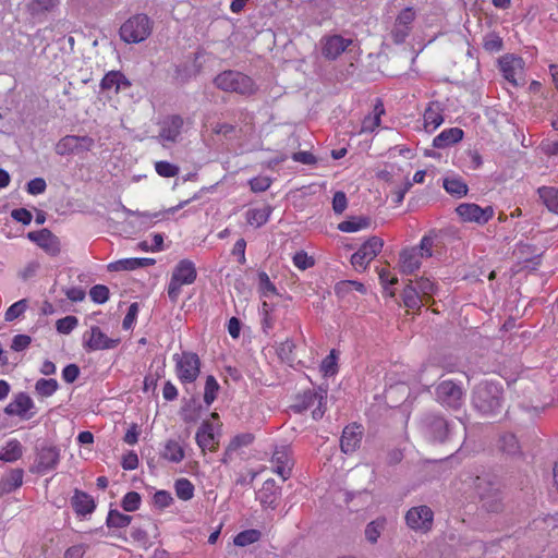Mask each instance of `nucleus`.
Masks as SVG:
<instances>
[{
    "label": "nucleus",
    "mask_w": 558,
    "mask_h": 558,
    "mask_svg": "<svg viewBox=\"0 0 558 558\" xmlns=\"http://www.w3.org/2000/svg\"><path fill=\"white\" fill-rule=\"evenodd\" d=\"M27 301L25 299L20 300L12 304L5 312L4 318L7 322H12L19 318L26 310Z\"/></svg>",
    "instance_id": "54"
},
{
    "label": "nucleus",
    "mask_w": 558,
    "mask_h": 558,
    "mask_svg": "<svg viewBox=\"0 0 558 558\" xmlns=\"http://www.w3.org/2000/svg\"><path fill=\"white\" fill-rule=\"evenodd\" d=\"M387 520L384 517H379L371 521L365 527V537L371 544H376L385 530Z\"/></svg>",
    "instance_id": "37"
},
{
    "label": "nucleus",
    "mask_w": 558,
    "mask_h": 558,
    "mask_svg": "<svg viewBox=\"0 0 558 558\" xmlns=\"http://www.w3.org/2000/svg\"><path fill=\"white\" fill-rule=\"evenodd\" d=\"M416 12L412 7H407L397 15L390 36L396 45L403 44L410 35Z\"/></svg>",
    "instance_id": "10"
},
{
    "label": "nucleus",
    "mask_w": 558,
    "mask_h": 558,
    "mask_svg": "<svg viewBox=\"0 0 558 558\" xmlns=\"http://www.w3.org/2000/svg\"><path fill=\"white\" fill-rule=\"evenodd\" d=\"M310 4L318 11L322 19L328 17L332 9L331 0H310Z\"/></svg>",
    "instance_id": "59"
},
{
    "label": "nucleus",
    "mask_w": 558,
    "mask_h": 558,
    "mask_svg": "<svg viewBox=\"0 0 558 558\" xmlns=\"http://www.w3.org/2000/svg\"><path fill=\"white\" fill-rule=\"evenodd\" d=\"M440 233L441 231L430 230L422 238L420 245L412 246L411 248L415 250L421 258L432 257L433 248L438 246Z\"/></svg>",
    "instance_id": "28"
},
{
    "label": "nucleus",
    "mask_w": 558,
    "mask_h": 558,
    "mask_svg": "<svg viewBox=\"0 0 558 558\" xmlns=\"http://www.w3.org/2000/svg\"><path fill=\"white\" fill-rule=\"evenodd\" d=\"M537 193L547 209L558 215V187L542 186L537 189Z\"/></svg>",
    "instance_id": "32"
},
{
    "label": "nucleus",
    "mask_w": 558,
    "mask_h": 558,
    "mask_svg": "<svg viewBox=\"0 0 558 558\" xmlns=\"http://www.w3.org/2000/svg\"><path fill=\"white\" fill-rule=\"evenodd\" d=\"M325 391L320 390V392H315L313 390H305L303 393L299 395L295 398V403L292 405V409L296 413H302L305 410L315 407L312 415L314 420H319L324 415V410L322 409L323 400H324Z\"/></svg>",
    "instance_id": "11"
},
{
    "label": "nucleus",
    "mask_w": 558,
    "mask_h": 558,
    "mask_svg": "<svg viewBox=\"0 0 558 558\" xmlns=\"http://www.w3.org/2000/svg\"><path fill=\"white\" fill-rule=\"evenodd\" d=\"M219 384L213 375H208L205 383L204 401L210 405L217 398Z\"/></svg>",
    "instance_id": "50"
},
{
    "label": "nucleus",
    "mask_w": 558,
    "mask_h": 558,
    "mask_svg": "<svg viewBox=\"0 0 558 558\" xmlns=\"http://www.w3.org/2000/svg\"><path fill=\"white\" fill-rule=\"evenodd\" d=\"M24 471L22 469H13L0 481L2 492L11 493L19 488L23 483Z\"/></svg>",
    "instance_id": "33"
},
{
    "label": "nucleus",
    "mask_w": 558,
    "mask_h": 558,
    "mask_svg": "<svg viewBox=\"0 0 558 558\" xmlns=\"http://www.w3.org/2000/svg\"><path fill=\"white\" fill-rule=\"evenodd\" d=\"M197 277L195 265L190 259L180 260L173 268L170 283L168 286V295L172 302L178 300L183 284H192Z\"/></svg>",
    "instance_id": "5"
},
{
    "label": "nucleus",
    "mask_w": 558,
    "mask_h": 558,
    "mask_svg": "<svg viewBox=\"0 0 558 558\" xmlns=\"http://www.w3.org/2000/svg\"><path fill=\"white\" fill-rule=\"evenodd\" d=\"M423 423L426 433L434 441L445 442L449 438L451 427L444 416L428 413L424 416Z\"/></svg>",
    "instance_id": "14"
},
{
    "label": "nucleus",
    "mask_w": 558,
    "mask_h": 558,
    "mask_svg": "<svg viewBox=\"0 0 558 558\" xmlns=\"http://www.w3.org/2000/svg\"><path fill=\"white\" fill-rule=\"evenodd\" d=\"M472 403L483 415L495 416L502 410L504 389L498 384L482 381L473 390Z\"/></svg>",
    "instance_id": "2"
},
{
    "label": "nucleus",
    "mask_w": 558,
    "mask_h": 558,
    "mask_svg": "<svg viewBox=\"0 0 558 558\" xmlns=\"http://www.w3.org/2000/svg\"><path fill=\"white\" fill-rule=\"evenodd\" d=\"M78 324L75 316H65L56 323L57 331L59 333L69 335Z\"/></svg>",
    "instance_id": "56"
},
{
    "label": "nucleus",
    "mask_w": 558,
    "mask_h": 558,
    "mask_svg": "<svg viewBox=\"0 0 558 558\" xmlns=\"http://www.w3.org/2000/svg\"><path fill=\"white\" fill-rule=\"evenodd\" d=\"M363 436V427L361 425L352 424L343 428L340 448L345 454L353 453L361 444Z\"/></svg>",
    "instance_id": "18"
},
{
    "label": "nucleus",
    "mask_w": 558,
    "mask_h": 558,
    "mask_svg": "<svg viewBox=\"0 0 558 558\" xmlns=\"http://www.w3.org/2000/svg\"><path fill=\"white\" fill-rule=\"evenodd\" d=\"M156 172L163 178H172L179 173V167L168 161H158L155 163Z\"/></svg>",
    "instance_id": "57"
},
{
    "label": "nucleus",
    "mask_w": 558,
    "mask_h": 558,
    "mask_svg": "<svg viewBox=\"0 0 558 558\" xmlns=\"http://www.w3.org/2000/svg\"><path fill=\"white\" fill-rule=\"evenodd\" d=\"M177 375L182 383H193L199 374L201 361L196 353L183 352L174 354Z\"/></svg>",
    "instance_id": "6"
},
{
    "label": "nucleus",
    "mask_w": 558,
    "mask_h": 558,
    "mask_svg": "<svg viewBox=\"0 0 558 558\" xmlns=\"http://www.w3.org/2000/svg\"><path fill=\"white\" fill-rule=\"evenodd\" d=\"M71 505L76 514L83 517L93 513L96 508L94 498L77 488L74 490V495L71 498Z\"/></svg>",
    "instance_id": "24"
},
{
    "label": "nucleus",
    "mask_w": 558,
    "mask_h": 558,
    "mask_svg": "<svg viewBox=\"0 0 558 558\" xmlns=\"http://www.w3.org/2000/svg\"><path fill=\"white\" fill-rule=\"evenodd\" d=\"M94 138L85 135H66L62 137L56 145V153L60 156L87 151L94 146Z\"/></svg>",
    "instance_id": "13"
},
{
    "label": "nucleus",
    "mask_w": 558,
    "mask_h": 558,
    "mask_svg": "<svg viewBox=\"0 0 558 558\" xmlns=\"http://www.w3.org/2000/svg\"><path fill=\"white\" fill-rule=\"evenodd\" d=\"M260 536L262 533L258 530L251 529L240 532L233 542L236 546L244 547L259 541Z\"/></svg>",
    "instance_id": "49"
},
{
    "label": "nucleus",
    "mask_w": 558,
    "mask_h": 558,
    "mask_svg": "<svg viewBox=\"0 0 558 558\" xmlns=\"http://www.w3.org/2000/svg\"><path fill=\"white\" fill-rule=\"evenodd\" d=\"M403 304L409 310L420 311L425 300L418 294L416 287H414L413 280H408L403 292H402Z\"/></svg>",
    "instance_id": "29"
},
{
    "label": "nucleus",
    "mask_w": 558,
    "mask_h": 558,
    "mask_svg": "<svg viewBox=\"0 0 558 558\" xmlns=\"http://www.w3.org/2000/svg\"><path fill=\"white\" fill-rule=\"evenodd\" d=\"M172 502L173 498L167 490H158L154 495V504L160 509L169 507Z\"/></svg>",
    "instance_id": "63"
},
{
    "label": "nucleus",
    "mask_w": 558,
    "mask_h": 558,
    "mask_svg": "<svg viewBox=\"0 0 558 558\" xmlns=\"http://www.w3.org/2000/svg\"><path fill=\"white\" fill-rule=\"evenodd\" d=\"M141 495L136 492H129L124 495L121 501V507L126 512L136 511L141 506Z\"/></svg>",
    "instance_id": "52"
},
{
    "label": "nucleus",
    "mask_w": 558,
    "mask_h": 558,
    "mask_svg": "<svg viewBox=\"0 0 558 558\" xmlns=\"http://www.w3.org/2000/svg\"><path fill=\"white\" fill-rule=\"evenodd\" d=\"M131 82L120 71L108 72L100 82V88L102 90H110L114 88V93H119L120 89H126L131 87Z\"/></svg>",
    "instance_id": "25"
},
{
    "label": "nucleus",
    "mask_w": 558,
    "mask_h": 558,
    "mask_svg": "<svg viewBox=\"0 0 558 558\" xmlns=\"http://www.w3.org/2000/svg\"><path fill=\"white\" fill-rule=\"evenodd\" d=\"M154 264L155 259L153 258H125L109 264L108 269L110 271L134 270L137 268L151 266Z\"/></svg>",
    "instance_id": "30"
},
{
    "label": "nucleus",
    "mask_w": 558,
    "mask_h": 558,
    "mask_svg": "<svg viewBox=\"0 0 558 558\" xmlns=\"http://www.w3.org/2000/svg\"><path fill=\"white\" fill-rule=\"evenodd\" d=\"M80 367L76 364H69L62 369V378L65 383L72 384L80 376Z\"/></svg>",
    "instance_id": "64"
},
{
    "label": "nucleus",
    "mask_w": 558,
    "mask_h": 558,
    "mask_svg": "<svg viewBox=\"0 0 558 558\" xmlns=\"http://www.w3.org/2000/svg\"><path fill=\"white\" fill-rule=\"evenodd\" d=\"M444 189L450 195L459 198L465 196L469 192L466 183L459 177L445 178Z\"/></svg>",
    "instance_id": "36"
},
{
    "label": "nucleus",
    "mask_w": 558,
    "mask_h": 558,
    "mask_svg": "<svg viewBox=\"0 0 558 558\" xmlns=\"http://www.w3.org/2000/svg\"><path fill=\"white\" fill-rule=\"evenodd\" d=\"M120 339H111L98 326H92L83 336V347L86 351H99L114 349Z\"/></svg>",
    "instance_id": "12"
},
{
    "label": "nucleus",
    "mask_w": 558,
    "mask_h": 558,
    "mask_svg": "<svg viewBox=\"0 0 558 558\" xmlns=\"http://www.w3.org/2000/svg\"><path fill=\"white\" fill-rule=\"evenodd\" d=\"M201 411L202 404L196 398H192L182 408V418L185 423H195L201 416Z\"/></svg>",
    "instance_id": "43"
},
{
    "label": "nucleus",
    "mask_w": 558,
    "mask_h": 558,
    "mask_svg": "<svg viewBox=\"0 0 558 558\" xmlns=\"http://www.w3.org/2000/svg\"><path fill=\"white\" fill-rule=\"evenodd\" d=\"M444 122L440 106L438 104L429 105L424 112V126L426 130L434 131Z\"/></svg>",
    "instance_id": "34"
},
{
    "label": "nucleus",
    "mask_w": 558,
    "mask_h": 558,
    "mask_svg": "<svg viewBox=\"0 0 558 558\" xmlns=\"http://www.w3.org/2000/svg\"><path fill=\"white\" fill-rule=\"evenodd\" d=\"M35 403L26 392H19L14 399L4 408V413L8 415H16L23 420H29L34 413Z\"/></svg>",
    "instance_id": "16"
},
{
    "label": "nucleus",
    "mask_w": 558,
    "mask_h": 558,
    "mask_svg": "<svg viewBox=\"0 0 558 558\" xmlns=\"http://www.w3.org/2000/svg\"><path fill=\"white\" fill-rule=\"evenodd\" d=\"M196 442L202 451L206 449L216 451L218 449V439L214 433V426L210 422L204 421L196 433Z\"/></svg>",
    "instance_id": "22"
},
{
    "label": "nucleus",
    "mask_w": 558,
    "mask_h": 558,
    "mask_svg": "<svg viewBox=\"0 0 558 558\" xmlns=\"http://www.w3.org/2000/svg\"><path fill=\"white\" fill-rule=\"evenodd\" d=\"M271 462L274 464V471L281 476L283 481H287L291 476L293 462L287 447L277 448L272 453Z\"/></svg>",
    "instance_id": "21"
},
{
    "label": "nucleus",
    "mask_w": 558,
    "mask_h": 558,
    "mask_svg": "<svg viewBox=\"0 0 558 558\" xmlns=\"http://www.w3.org/2000/svg\"><path fill=\"white\" fill-rule=\"evenodd\" d=\"M59 4V0H31L27 5V12L33 15H41L52 11Z\"/></svg>",
    "instance_id": "38"
},
{
    "label": "nucleus",
    "mask_w": 558,
    "mask_h": 558,
    "mask_svg": "<svg viewBox=\"0 0 558 558\" xmlns=\"http://www.w3.org/2000/svg\"><path fill=\"white\" fill-rule=\"evenodd\" d=\"M371 225L368 217H352L338 225V229L342 232H355Z\"/></svg>",
    "instance_id": "45"
},
{
    "label": "nucleus",
    "mask_w": 558,
    "mask_h": 558,
    "mask_svg": "<svg viewBox=\"0 0 558 558\" xmlns=\"http://www.w3.org/2000/svg\"><path fill=\"white\" fill-rule=\"evenodd\" d=\"M23 454V447L16 439H12L7 442L3 451H0V460L5 462H14L19 460Z\"/></svg>",
    "instance_id": "41"
},
{
    "label": "nucleus",
    "mask_w": 558,
    "mask_h": 558,
    "mask_svg": "<svg viewBox=\"0 0 558 558\" xmlns=\"http://www.w3.org/2000/svg\"><path fill=\"white\" fill-rule=\"evenodd\" d=\"M183 119L179 114L167 117L160 122L159 138L163 142L175 143L181 134Z\"/></svg>",
    "instance_id": "20"
},
{
    "label": "nucleus",
    "mask_w": 558,
    "mask_h": 558,
    "mask_svg": "<svg viewBox=\"0 0 558 558\" xmlns=\"http://www.w3.org/2000/svg\"><path fill=\"white\" fill-rule=\"evenodd\" d=\"M383 246L384 241L380 238L372 236L359 250L368 257V260H373L380 253Z\"/></svg>",
    "instance_id": "44"
},
{
    "label": "nucleus",
    "mask_w": 558,
    "mask_h": 558,
    "mask_svg": "<svg viewBox=\"0 0 558 558\" xmlns=\"http://www.w3.org/2000/svg\"><path fill=\"white\" fill-rule=\"evenodd\" d=\"M294 265L302 270L313 267L315 262L314 258L308 256L304 251L295 253L293 256Z\"/></svg>",
    "instance_id": "58"
},
{
    "label": "nucleus",
    "mask_w": 558,
    "mask_h": 558,
    "mask_svg": "<svg viewBox=\"0 0 558 558\" xmlns=\"http://www.w3.org/2000/svg\"><path fill=\"white\" fill-rule=\"evenodd\" d=\"M463 138V131L459 128H450L444 130L438 134L434 141L433 146L436 148H446L452 144L460 142Z\"/></svg>",
    "instance_id": "31"
},
{
    "label": "nucleus",
    "mask_w": 558,
    "mask_h": 558,
    "mask_svg": "<svg viewBox=\"0 0 558 558\" xmlns=\"http://www.w3.org/2000/svg\"><path fill=\"white\" fill-rule=\"evenodd\" d=\"M161 457L170 462L179 463L184 459L185 453L178 441L170 439L166 442Z\"/></svg>",
    "instance_id": "39"
},
{
    "label": "nucleus",
    "mask_w": 558,
    "mask_h": 558,
    "mask_svg": "<svg viewBox=\"0 0 558 558\" xmlns=\"http://www.w3.org/2000/svg\"><path fill=\"white\" fill-rule=\"evenodd\" d=\"M336 360V350H331L329 355H327L322 362L320 367L325 375H333L337 372Z\"/></svg>",
    "instance_id": "60"
},
{
    "label": "nucleus",
    "mask_w": 558,
    "mask_h": 558,
    "mask_svg": "<svg viewBox=\"0 0 558 558\" xmlns=\"http://www.w3.org/2000/svg\"><path fill=\"white\" fill-rule=\"evenodd\" d=\"M499 65L504 77L513 85H517L515 75L518 70L520 71L522 69V59L506 54L500 58Z\"/></svg>",
    "instance_id": "27"
},
{
    "label": "nucleus",
    "mask_w": 558,
    "mask_h": 558,
    "mask_svg": "<svg viewBox=\"0 0 558 558\" xmlns=\"http://www.w3.org/2000/svg\"><path fill=\"white\" fill-rule=\"evenodd\" d=\"M407 525L416 532L427 533L434 523V512L428 506L412 507L405 513Z\"/></svg>",
    "instance_id": "7"
},
{
    "label": "nucleus",
    "mask_w": 558,
    "mask_h": 558,
    "mask_svg": "<svg viewBox=\"0 0 558 558\" xmlns=\"http://www.w3.org/2000/svg\"><path fill=\"white\" fill-rule=\"evenodd\" d=\"M59 389V384L53 378H40L35 384V392L43 398L51 397Z\"/></svg>",
    "instance_id": "46"
},
{
    "label": "nucleus",
    "mask_w": 558,
    "mask_h": 558,
    "mask_svg": "<svg viewBox=\"0 0 558 558\" xmlns=\"http://www.w3.org/2000/svg\"><path fill=\"white\" fill-rule=\"evenodd\" d=\"M281 495V488L277 486L275 480L269 478L263 483L262 488L258 492V500L264 507L276 509L278 506V499Z\"/></svg>",
    "instance_id": "23"
},
{
    "label": "nucleus",
    "mask_w": 558,
    "mask_h": 558,
    "mask_svg": "<svg viewBox=\"0 0 558 558\" xmlns=\"http://www.w3.org/2000/svg\"><path fill=\"white\" fill-rule=\"evenodd\" d=\"M351 43V39H345L340 35L324 37L322 39V54L329 60H335Z\"/></svg>",
    "instance_id": "19"
},
{
    "label": "nucleus",
    "mask_w": 558,
    "mask_h": 558,
    "mask_svg": "<svg viewBox=\"0 0 558 558\" xmlns=\"http://www.w3.org/2000/svg\"><path fill=\"white\" fill-rule=\"evenodd\" d=\"M174 489L178 498L187 501L194 496V485L187 478H179L174 483Z\"/></svg>",
    "instance_id": "48"
},
{
    "label": "nucleus",
    "mask_w": 558,
    "mask_h": 558,
    "mask_svg": "<svg viewBox=\"0 0 558 558\" xmlns=\"http://www.w3.org/2000/svg\"><path fill=\"white\" fill-rule=\"evenodd\" d=\"M484 48L489 52H498L502 49V38L495 33H489L484 38Z\"/></svg>",
    "instance_id": "55"
},
{
    "label": "nucleus",
    "mask_w": 558,
    "mask_h": 558,
    "mask_svg": "<svg viewBox=\"0 0 558 558\" xmlns=\"http://www.w3.org/2000/svg\"><path fill=\"white\" fill-rule=\"evenodd\" d=\"M456 213L463 222L485 225L494 217L492 206L481 207L474 203H462L457 206Z\"/></svg>",
    "instance_id": "9"
},
{
    "label": "nucleus",
    "mask_w": 558,
    "mask_h": 558,
    "mask_svg": "<svg viewBox=\"0 0 558 558\" xmlns=\"http://www.w3.org/2000/svg\"><path fill=\"white\" fill-rule=\"evenodd\" d=\"M60 460V450L56 446H41L36 457V470L38 473L56 469Z\"/></svg>",
    "instance_id": "17"
},
{
    "label": "nucleus",
    "mask_w": 558,
    "mask_h": 558,
    "mask_svg": "<svg viewBox=\"0 0 558 558\" xmlns=\"http://www.w3.org/2000/svg\"><path fill=\"white\" fill-rule=\"evenodd\" d=\"M348 206L347 195L342 191H337L332 197V209L336 214H342Z\"/></svg>",
    "instance_id": "61"
},
{
    "label": "nucleus",
    "mask_w": 558,
    "mask_h": 558,
    "mask_svg": "<svg viewBox=\"0 0 558 558\" xmlns=\"http://www.w3.org/2000/svg\"><path fill=\"white\" fill-rule=\"evenodd\" d=\"M132 517L121 513L117 509H110L106 519V525L109 529H123L130 525Z\"/></svg>",
    "instance_id": "40"
},
{
    "label": "nucleus",
    "mask_w": 558,
    "mask_h": 558,
    "mask_svg": "<svg viewBox=\"0 0 558 558\" xmlns=\"http://www.w3.org/2000/svg\"><path fill=\"white\" fill-rule=\"evenodd\" d=\"M500 450L509 456H517L520 453V445L517 437L513 434H504L500 439Z\"/></svg>",
    "instance_id": "47"
},
{
    "label": "nucleus",
    "mask_w": 558,
    "mask_h": 558,
    "mask_svg": "<svg viewBox=\"0 0 558 558\" xmlns=\"http://www.w3.org/2000/svg\"><path fill=\"white\" fill-rule=\"evenodd\" d=\"M474 489L485 511L500 513L505 510V496L497 476L492 474L476 476Z\"/></svg>",
    "instance_id": "1"
},
{
    "label": "nucleus",
    "mask_w": 558,
    "mask_h": 558,
    "mask_svg": "<svg viewBox=\"0 0 558 558\" xmlns=\"http://www.w3.org/2000/svg\"><path fill=\"white\" fill-rule=\"evenodd\" d=\"M258 283L264 296H267L268 293L277 292L275 284L270 281L268 275L264 271L258 274Z\"/></svg>",
    "instance_id": "62"
},
{
    "label": "nucleus",
    "mask_w": 558,
    "mask_h": 558,
    "mask_svg": "<svg viewBox=\"0 0 558 558\" xmlns=\"http://www.w3.org/2000/svg\"><path fill=\"white\" fill-rule=\"evenodd\" d=\"M414 287H416L418 294L425 300L426 303L432 301L433 295L436 291V284L427 277H420L413 280Z\"/></svg>",
    "instance_id": "42"
},
{
    "label": "nucleus",
    "mask_w": 558,
    "mask_h": 558,
    "mask_svg": "<svg viewBox=\"0 0 558 558\" xmlns=\"http://www.w3.org/2000/svg\"><path fill=\"white\" fill-rule=\"evenodd\" d=\"M153 31V21L146 14H135L120 27L119 34L128 44H138L148 38Z\"/></svg>",
    "instance_id": "4"
},
{
    "label": "nucleus",
    "mask_w": 558,
    "mask_h": 558,
    "mask_svg": "<svg viewBox=\"0 0 558 558\" xmlns=\"http://www.w3.org/2000/svg\"><path fill=\"white\" fill-rule=\"evenodd\" d=\"M253 440L254 436L250 433L234 436L227 447V454L235 452L241 447L251 445Z\"/></svg>",
    "instance_id": "51"
},
{
    "label": "nucleus",
    "mask_w": 558,
    "mask_h": 558,
    "mask_svg": "<svg viewBox=\"0 0 558 558\" xmlns=\"http://www.w3.org/2000/svg\"><path fill=\"white\" fill-rule=\"evenodd\" d=\"M436 400L448 408L459 409L463 403L462 388L452 380L440 381L435 390Z\"/></svg>",
    "instance_id": "8"
},
{
    "label": "nucleus",
    "mask_w": 558,
    "mask_h": 558,
    "mask_svg": "<svg viewBox=\"0 0 558 558\" xmlns=\"http://www.w3.org/2000/svg\"><path fill=\"white\" fill-rule=\"evenodd\" d=\"M29 241L36 243L50 256H58L61 252V243L57 235L49 229H41L38 231H31L27 233Z\"/></svg>",
    "instance_id": "15"
},
{
    "label": "nucleus",
    "mask_w": 558,
    "mask_h": 558,
    "mask_svg": "<svg viewBox=\"0 0 558 558\" xmlns=\"http://www.w3.org/2000/svg\"><path fill=\"white\" fill-rule=\"evenodd\" d=\"M421 257L417 252L411 247L404 248L399 255L400 270L402 274L411 275L416 271L421 265Z\"/></svg>",
    "instance_id": "26"
},
{
    "label": "nucleus",
    "mask_w": 558,
    "mask_h": 558,
    "mask_svg": "<svg viewBox=\"0 0 558 558\" xmlns=\"http://www.w3.org/2000/svg\"><path fill=\"white\" fill-rule=\"evenodd\" d=\"M270 214V206L252 208L246 211V221L248 225L259 228L268 221Z\"/></svg>",
    "instance_id": "35"
},
{
    "label": "nucleus",
    "mask_w": 558,
    "mask_h": 558,
    "mask_svg": "<svg viewBox=\"0 0 558 558\" xmlns=\"http://www.w3.org/2000/svg\"><path fill=\"white\" fill-rule=\"evenodd\" d=\"M214 84L218 89L242 96H251L257 92L255 82L248 75L234 70L219 73L214 78Z\"/></svg>",
    "instance_id": "3"
},
{
    "label": "nucleus",
    "mask_w": 558,
    "mask_h": 558,
    "mask_svg": "<svg viewBox=\"0 0 558 558\" xmlns=\"http://www.w3.org/2000/svg\"><path fill=\"white\" fill-rule=\"evenodd\" d=\"M110 291L105 284H96L89 290L90 299L97 303L102 304L109 300Z\"/></svg>",
    "instance_id": "53"
}]
</instances>
